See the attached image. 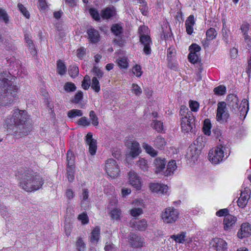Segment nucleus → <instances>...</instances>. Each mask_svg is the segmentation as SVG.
<instances>
[{
  "instance_id": "nucleus-6",
  "label": "nucleus",
  "mask_w": 251,
  "mask_h": 251,
  "mask_svg": "<svg viewBox=\"0 0 251 251\" xmlns=\"http://www.w3.org/2000/svg\"><path fill=\"white\" fill-rule=\"evenodd\" d=\"M179 212L172 207L166 208L162 213L161 217L163 222L167 224H173L178 219Z\"/></svg>"
},
{
  "instance_id": "nucleus-5",
  "label": "nucleus",
  "mask_w": 251,
  "mask_h": 251,
  "mask_svg": "<svg viewBox=\"0 0 251 251\" xmlns=\"http://www.w3.org/2000/svg\"><path fill=\"white\" fill-rule=\"evenodd\" d=\"M140 34V41L144 46L143 51L146 54H150L151 53V40L150 37L148 35L149 28L146 26H140L138 29Z\"/></svg>"
},
{
  "instance_id": "nucleus-43",
  "label": "nucleus",
  "mask_w": 251,
  "mask_h": 251,
  "mask_svg": "<svg viewBox=\"0 0 251 251\" xmlns=\"http://www.w3.org/2000/svg\"><path fill=\"white\" fill-rule=\"evenodd\" d=\"M226 23L225 22L223 24V28L222 30V36H223V40L227 44L229 42V39H228V30L226 28Z\"/></svg>"
},
{
  "instance_id": "nucleus-59",
  "label": "nucleus",
  "mask_w": 251,
  "mask_h": 251,
  "mask_svg": "<svg viewBox=\"0 0 251 251\" xmlns=\"http://www.w3.org/2000/svg\"><path fill=\"white\" fill-rule=\"evenodd\" d=\"M143 213V210L141 208H134L130 210V214L133 217H137Z\"/></svg>"
},
{
  "instance_id": "nucleus-47",
  "label": "nucleus",
  "mask_w": 251,
  "mask_h": 251,
  "mask_svg": "<svg viewBox=\"0 0 251 251\" xmlns=\"http://www.w3.org/2000/svg\"><path fill=\"white\" fill-rule=\"evenodd\" d=\"M64 89L67 92H71L75 91L76 90V87L73 83L67 82L65 84Z\"/></svg>"
},
{
  "instance_id": "nucleus-57",
  "label": "nucleus",
  "mask_w": 251,
  "mask_h": 251,
  "mask_svg": "<svg viewBox=\"0 0 251 251\" xmlns=\"http://www.w3.org/2000/svg\"><path fill=\"white\" fill-rule=\"evenodd\" d=\"M78 68L76 66H73L69 70V74L72 77H75L78 74Z\"/></svg>"
},
{
  "instance_id": "nucleus-62",
  "label": "nucleus",
  "mask_w": 251,
  "mask_h": 251,
  "mask_svg": "<svg viewBox=\"0 0 251 251\" xmlns=\"http://www.w3.org/2000/svg\"><path fill=\"white\" fill-rule=\"evenodd\" d=\"M83 98V93L81 91L78 92L75 96L74 99L72 102L75 103H78Z\"/></svg>"
},
{
  "instance_id": "nucleus-17",
  "label": "nucleus",
  "mask_w": 251,
  "mask_h": 251,
  "mask_svg": "<svg viewBox=\"0 0 251 251\" xmlns=\"http://www.w3.org/2000/svg\"><path fill=\"white\" fill-rule=\"evenodd\" d=\"M251 235V225L249 223H243L241 228L237 233V236L239 238L242 239L249 237Z\"/></svg>"
},
{
  "instance_id": "nucleus-21",
  "label": "nucleus",
  "mask_w": 251,
  "mask_h": 251,
  "mask_svg": "<svg viewBox=\"0 0 251 251\" xmlns=\"http://www.w3.org/2000/svg\"><path fill=\"white\" fill-rule=\"evenodd\" d=\"M150 188L152 192L161 194L166 193L168 190L167 185L157 183H150Z\"/></svg>"
},
{
  "instance_id": "nucleus-51",
  "label": "nucleus",
  "mask_w": 251,
  "mask_h": 251,
  "mask_svg": "<svg viewBox=\"0 0 251 251\" xmlns=\"http://www.w3.org/2000/svg\"><path fill=\"white\" fill-rule=\"evenodd\" d=\"M93 74L97 77L98 78H101L103 76V72L101 70V69L97 66H94L92 70Z\"/></svg>"
},
{
  "instance_id": "nucleus-64",
  "label": "nucleus",
  "mask_w": 251,
  "mask_h": 251,
  "mask_svg": "<svg viewBox=\"0 0 251 251\" xmlns=\"http://www.w3.org/2000/svg\"><path fill=\"white\" fill-rule=\"evenodd\" d=\"M120 211L117 208L114 209L111 212V217L116 220H118L120 216Z\"/></svg>"
},
{
  "instance_id": "nucleus-61",
  "label": "nucleus",
  "mask_w": 251,
  "mask_h": 251,
  "mask_svg": "<svg viewBox=\"0 0 251 251\" xmlns=\"http://www.w3.org/2000/svg\"><path fill=\"white\" fill-rule=\"evenodd\" d=\"M82 200L81 202V206L83 207V204H84V201H86L88 200L89 197V191L87 189H83V192L82 194Z\"/></svg>"
},
{
  "instance_id": "nucleus-35",
  "label": "nucleus",
  "mask_w": 251,
  "mask_h": 251,
  "mask_svg": "<svg viewBox=\"0 0 251 251\" xmlns=\"http://www.w3.org/2000/svg\"><path fill=\"white\" fill-rule=\"evenodd\" d=\"M136 165L142 171L145 172L148 170V166L147 160L144 158L140 159L136 163Z\"/></svg>"
},
{
  "instance_id": "nucleus-2",
  "label": "nucleus",
  "mask_w": 251,
  "mask_h": 251,
  "mask_svg": "<svg viewBox=\"0 0 251 251\" xmlns=\"http://www.w3.org/2000/svg\"><path fill=\"white\" fill-rule=\"evenodd\" d=\"M17 176L20 187L26 192H31L41 188L44 180L36 173L30 170L18 171Z\"/></svg>"
},
{
  "instance_id": "nucleus-23",
  "label": "nucleus",
  "mask_w": 251,
  "mask_h": 251,
  "mask_svg": "<svg viewBox=\"0 0 251 251\" xmlns=\"http://www.w3.org/2000/svg\"><path fill=\"white\" fill-rule=\"evenodd\" d=\"M130 225L132 227L140 231L145 230L147 227V222L145 219H142L137 221H131Z\"/></svg>"
},
{
  "instance_id": "nucleus-26",
  "label": "nucleus",
  "mask_w": 251,
  "mask_h": 251,
  "mask_svg": "<svg viewBox=\"0 0 251 251\" xmlns=\"http://www.w3.org/2000/svg\"><path fill=\"white\" fill-rule=\"evenodd\" d=\"M140 148L139 144L136 142H133L131 144L130 151L129 154L132 157H135L137 156L140 152Z\"/></svg>"
},
{
  "instance_id": "nucleus-36",
  "label": "nucleus",
  "mask_w": 251,
  "mask_h": 251,
  "mask_svg": "<svg viewBox=\"0 0 251 251\" xmlns=\"http://www.w3.org/2000/svg\"><path fill=\"white\" fill-rule=\"evenodd\" d=\"M151 126L158 132H161L163 129V123L160 121L153 120Z\"/></svg>"
},
{
  "instance_id": "nucleus-44",
  "label": "nucleus",
  "mask_w": 251,
  "mask_h": 251,
  "mask_svg": "<svg viewBox=\"0 0 251 251\" xmlns=\"http://www.w3.org/2000/svg\"><path fill=\"white\" fill-rule=\"evenodd\" d=\"M143 147L144 149L146 150V152L150 154L152 156H155L157 154L156 151L150 145L145 144L143 145Z\"/></svg>"
},
{
  "instance_id": "nucleus-16",
  "label": "nucleus",
  "mask_w": 251,
  "mask_h": 251,
  "mask_svg": "<svg viewBox=\"0 0 251 251\" xmlns=\"http://www.w3.org/2000/svg\"><path fill=\"white\" fill-rule=\"evenodd\" d=\"M212 245L217 251H225L227 249V243L222 239L215 238L212 239L210 242Z\"/></svg>"
},
{
  "instance_id": "nucleus-40",
  "label": "nucleus",
  "mask_w": 251,
  "mask_h": 251,
  "mask_svg": "<svg viewBox=\"0 0 251 251\" xmlns=\"http://www.w3.org/2000/svg\"><path fill=\"white\" fill-rule=\"evenodd\" d=\"M75 167H67V175L69 182H72L74 179Z\"/></svg>"
},
{
  "instance_id": "nucleus-46",
  "label": "nucleus",
  "mask_w": 251,
  "mask_h": 251,
  "mask_svg": "<svg viewBox=\"0 0 251 251\" xmlns=\"http://www.w3.org/2000/svg\"><path fill=\"white\" fill-rule=\"evenodd\" d=\"M18 8L22 14L27 19L30 17V14L26 8L21 3L18 4Z\"/></svg>"
},
{
  "instance_id": "nucleus-39",
  "label": "nucleus",
  "mask_w": 251,
  "mask_h": 251,
  "mask_svg": "<svg viewBox=\"0 0 251 251\" xmlns=\"http://www.w3.org/2000/svg\"><path fill=\"white\" fill-rule=\"evenodd\" d=\"M179 113L181 116H183V117L186 116L190 117V116L193 115L192 112L189 111L188 108L184 105L181 106Z\"/></svg>"
},
{
  "instance_id": "nucleus-49",
  "label": "nucleus",
  "mask_w": 251,
  "mask_h": 251,
  "mask_svg": "<svg viewBox=\"0 0 251 251\" xmlns=\"http://www.w3.org/2000/svg\"><path fill=\"white\" fill-rule=\"evenodd\" d=\"M189 107L192 111L197 112L199 109V103L197 101L190 100L189 101Z\"/></svg>"
},
{
  "instance_id": "nucleus-54",
  "label": "nucleus",
  "mask_w": 251,
  "mask_h": 251,
  "mask_svg": "<svg viewBox=\"0 0 251 251\" xmlns=\"http://www.w3.org/2000/svg\"><path fill=\"white\" fill-rule=\"evenodd\" d=\"M57 71L59 75H64L67 71L65 64H57Z\"/></svg>"
},
{
  "instance_id": "nucleus-63",
  "label": "nucleus",
  "mask_w": 251,
  "mask_h": 251,
  "mask_svg": "<svg viewBox=\"0 0 251 251\" xmlns=\"http://www.w3.org/2000/svg\"><path fill=\"white\" fill-rule=\"evenodd\" d=\"M90 13L91 16L94 18L96 21H99L100 20V14L97 10L94 8H91L90 9Z\"/></svg>"
},
{
  "instance_id": "nucleus-27",
  "label": "nucleus",
  "mask_w": 251,
  "mask_h": 251,
  "mask_svg": "<svg viewBox=\"0 0 251 251\" xmlns=\"http://www.w3.org/2000/svg\"><path fill=\"white\" fill-rule=\"evenodd\" d=\"M248 109V102L244 100V101H242L240 106L238 107V110L239 111L241 118L243 117V119L245 118Z\"/></svg>"
},
{
  "instance_id": "nucleus-32",
  "label": "nucleus",
  "mask_w": 251,
  "mask_h": 251,
  "mask_svg": "<svg viewBox=\"0 0 251 251\" xmlns=\"http://www.w3.org/2000/svg\"><path fill=\"white\" fill-rule=\"evenodd\" d=\"M91 87L97 93L100 91V84L97 77L94 76L92 78Z\"/></svg>"
},
{
  "instance_id": "nucleus-18",
  "label": "nucleus",
  "mask_w": 251,
  "mask_h": 251,
  "mask_svg": "<svg viewBox=\"0 0 251 251\" xmlns=\"http://www.w3.org/2000/svg\"><path fill=\"white\" fill-rule=\"evenodd\" d=\"M88 39L89 41L93 44H96L100 41V36L99 31L96 29L91 27L87 29Z\"/></svg>"
},
{
  "instance_id": "nucleus-31",
  "label": "nucleus",
  "mask_w": 251,
  "mask_h": 251,
  "mask_svg": "<svg viewBox=\"0 0 251 251\" xmlns=\"http://www.w3.org/2000/svg\"><path fill=\"white\" fill-rule=\"evenodd\" d=\"M211 124L209 119H205L203 122V126L202 127L203 131L206 135H209L211 131Z\"/></svg>"
},
{
  "instance_id": "nucleus-34",
  "label": "nucleus",
  "mask_w": 251,
  "mask_h": 251,
  "mask_svg": "<svg viewBox=\"0 0 251 251\" xmlns=\"http://www.w3.org/2000/svg\"><path fill=\"white\" fill-rule=\"evenodd\" d=\"M112 32L116 36H120L123 32V28L120 24L113 25L111 28Z\"/></svg>"
},
{
  "instance_id": "nucleus-19",
  "label": "nucleus",
  "mask_w": 251,
  "mask_h": 251,
  "mask_svg": "<svg viewBox=\"0 0 251 251\" xmlns=\"http://www.w3.org/2000/svg\"><path fill=\"white\" fill-rule=\"evenodd\" d=\"M237 221V218L232 215L228 214L225 216L224 220V228L226 230H231Z\"/></svg>"
},
{
  "instance_id": "nucleus-29",
  "label": "nucleus",
  "mask_w": 251,
  "mask_h": 251,
  "mask_svg": "<svg viewBox=\"0 0 251 251\" xmlns=\"http://www.w3.org/2000/svg\"><path fill=\"white\" fill-rule=\"evenodd\" d=\"M165 145V140L164 138L161 136H157L154 140V145L158 149H163Z\"/></svg>"
},
{
  "instance_id": "nucleus-48",
  "label": "nucleus",
  "mask_w": 251,
  "mask_h": 251,
  "mask_svg": "<svg viewBox=\"0 0 251 251\" xmlns=\"http://www.w3.org/2000/svg\"><path fill=\"white\" fill-rule=\"evenodd\" d=\"M76 246L78 251H84L85 245L80 237L77 239L76 242Z\"/></svg>"
},
{
  "instance_id": "nucleus-24",
  "label": "nucleus",
  "mask_w": 251,
  "mask_h": 251,
  "mask_svg": "<svg viewBox=\"0 0 251 251\" xmlns=\"http://www.w3.org/2000/svg\"><path fill=\"white\" fill-rule=\"evenodd\" d=\"M115 14V8L113 6L106 7L101 10L100 15L103 19H109Z\"/></svg>"
},
{
  "instance_id": "nucleus-45",
  "label": "nucleus",
  "mask_w": 251,
  "mask_h": 251,
  "mask_svg": "<svg viewBox=\"0 0 251 251\" xmlns=\"http://www.w3.org/2000/svg\"><path fill=\"white\" fill-rule=\"evenodd\" d=\"M89 117L92 122V124L94 126H96L99 125L98 118L96 116L95 112L93 110L90 111L89 113Z\"/></svg>"
},
{
  "instance_id": "nucleus-37",
  "label": "nucleus",
  "mask_w": 251,
  "mask_h": 251,
  "mask_svg": "<svg viewBox=\"0 0 251 251\" xmlns=\"http://www.w3.org/2000/svg\"><path fill=\"white\" fill-rule=\"evenodd\" d=\"M0 213L5 219L9 217L11 214V212L8 211L7 208L3 204H0Z\"/></svg>"
},
{
  "instance_id": "nucleus-10",
  "label": "nucleus",
  "mask_w": 251,
  "mask_h": 251,
  "mask_svg": "<svg viewBox=\"0 0 251 251\" xmlns=\"http://www.w3.org/2000/svg\"><path fill=\"white\" fill-rule=\"evenodd\" d=\"M229 117L226 110V103L225 101L219 102L217 104L216 119L220 123L226 122Z\"/></svg>"
},
{
  "instance_id": "nucleus-60",
  "label": "nucleus",
  "mask_w": 251,
  "mask_h": 251,
  "mask_svg": "<svg viewBox=\"0 0 251 251\" xmlns=\"http://www.w3.org/2000/svg\"><path fill=\"white\" fill-rule=\"evenodd\" d=\"M77 124L79 126H89L90 124V122H89L85 117H82L77 122Z\"/></svg>"
},
{
  "instance_id": "nucleus-53",
  "label": "nucleus",
  "mask_w": 251,
  "mask_h": 251,
  "mask_svg": "<svg viewBox=\"0 0 251 251\" xmlns=\"http://www.w3.org/2000/svg\"><path fill=\"white\" fill-rule=\"evenodd\" d=\"M90 86V78L89 76H85L82 82V87L85 90H87Z\"/></svg>"
},
{
  "instance_id": "nucleus-15",
  "label": "nucleus",
  "mask_w": 251,
  "mask_h": 251,
  "mask_svg": "<svg viewBox=\"0 0 251 251\" xmlns=\"http://www.w3.org/2000/svg\"><path fill=\"white\" fill-rule=\"evenodd\" d=\"M128 240L130 245L133 248H140L144 246V239L134 233H130Z\"/></svg>"
},
{
  "instance_id": "nucleus-8",
  "label": "nucleus",
  "mask_w": 251,
  "mask_h": 251,
  "mask_svg": "<svg viewBox=\"0 0 251 251\" xmlns=\"http://www.w3.org/2000/svg\"><path fill=\"white\" fill-rule=\"evenodd\" d=\"M105 171L107 175L112 178H115L119 176L120 169L117 162L114 159L110 158L105 163Z\"/></svg>"
},
{
  "instance_id": "nucleus-9",
  "label": "nucleus",
  "mask_w": 251,
  "mask_h": 251,
  "mask_svg": "<svg viewBox=\"0 0 251 251\" xmlns=\"http://www.w3.org/2000/svg\"><path fill=\"white\" fill-rule=\"evenodd\" d=\"M195 119L193 115L189 117H182L181 121L182 131L187 133L195 131L196 126L195 124Z\"/></svg>"
},
{
  "instance_id": "nucleus-22",
  "label": "nucleus",
  "mask_w": 251,
  "mask_h": 251,
  "mask_svg": "<svg viewBox=\"0 0 251 251\" xmlns=\"http://www.w3.org/2000/svg\"><path fill=\"white\" fill-rule=\"evenodd\" d=\"M195 20L194 15H190L186 19L185 23L186 31L188 34L191 35L193 33Z\"/></svg>"
},
{
  "instance_id": "nucleus-4",
  "label": "nucleus",
  "mask_w": 251,
  "mask_h": 251,
  "mask_svg": "<svg viewBox=\"0 0 251 251\" xmlns=\"http://www.w3.org/2000/svg\"><path fill=\"white\" fill-rule=\"evenodd\" d=\"M202 137H198L194 142L193 145H190L187 149L186 158L194 162L197 160L201 152V148L202 147L201 142H203Z\"/></svg>"
},
{
  "instance_id": "nucleus-52",
  "label": "nucleus",
  "mask_w": 251,
  "mask_h": 251,
  "mask_svg": "<svg viewBox=\"0 0 251 251\" xmlns=\"http://www.w3.org/2000/svg\"><path fill=\"white\" fill-rule=\"evenodd\" d=\"M132 72L137 77H140L143 73L141 66L137 64L133 67Z\"/></svg>"
},
{
  "instance_id": "nucleus-42",
  "label": "nucleus",
  "mask_w": 251,
  "mask_h": 251,
  "mask_svg": "<svg viewBox=\"0 0 251 251\" xmlns=\"http://www.w3.org/2000/svg\"><path fill=\"white\" fill-rule=\"evenodd\" d=\"M215 94L217 95L222 96L225 94L226 92V88L224 85H219L215 87L213 90Z\"/></svg>"
},
{
  "instance_id": "nucleus-25",
  "label": "nucleus",
  "mask_w": 251,
  "mask_h": 251,
  "mask_svg": "<svg viewBox=\"0 0 251 251\" xmlns=\"http://www.w3.org/2000/svg\"><path fill=\"white\" fill-rule=\"evenodd\" d=\"M100 236V228L99 226H96L91 233L90 241L92 243H97Z\"/></svg>"
},
{
  "instance_id": "nucleus-13",
  "label": "nucleus",
  "mask_w": 251,
  "mask_h": 251,
  "mask_svg": "<svg viewBox=\"0 0 251 251\" xmlns=\"http://www.w3.org/2000/svg\"><path fill=\"white\" fill-rule=\"evenodd\" d=\"M128 179L130 184L136 190H140L141 187V181L140 176L134 171L128 173Z\"/></svg>"
},
{
  "instance_id": "nucleus-58",
  "label": "nucleus",
  "mask_w": 251,
  "mask_h": 251,
  "mask_svg": "<svg viewBox=\"0 0 251 251\" xmlns=\"http://www.w3.org/2000/svg\"><path fill=\"white\" fill-rule=\"evenodd\" d=\"M132 91L136 96H139L142 93V90L141 88L136 84L133 83L132 85Z\"/></svg>"
},
{
  "instance_id": "nucleus-1",
  "label": "nucleus",
  "mask_w": 251,
  "mask_h": 251,
  "mask_svg": "<svg viewBox=\"0 0 251 251\" xmlns=\"http://www.w3.org/2000/svg\"><path fill=\"white\" fill-rule=\"evenodd\" d=\"M33 128L29 116L25 110L15 109L13 111L10 123H7V131L16 138L28 135Z\"/></svg>"
},
{
  "instance_id": "nucleus-30",
  "label": "nucleus",
  "mask_w": 251,
  "mask_h": 251,
  "mask_svg": "<svg viewBox=\"0 0 251 251\" xmlns=\"http://www.w3.org/2000/svg\"><path fill=\"white\" fill-rule=\"evenodd\" d=\"M186 237V233L184 232H181L180 234L177 235H172L171 236V238L175 240L176 242L179 243H183L185 241V238Z\"/></svg>"
},
{
  "instance_id": "nucleus-55",
  "label": "nucleus",
  "mask_w": 251,
  "mask_h": 251,
  "mask_svg": "<svg viewBox=\"0 0 251 251\" xmlns=\"http://www.w3.org/2000/svg\"><path fill=\"white\" fill-rule=\"evenodd\" d=\"M250 26V25L247 23H244L241 25L240 29L243 33L244 37L246 35H248V32L249 30Z\"/></svg>"
},
{
  "instance_id": "nucleus-7",
  "label": "nucleus",
  "mask_w": 251,
  "mask_h": 251,
  "mask_svg": "<svg viewBox=\"0 0 251 251\" xmlns=\"http://www.w3.org/2000/svg\"><path fill=\"white\" fill-rule=\"evenodd\" d=\"M224 149L225 148L223 146H220L211 150L208 154L209 161L214 164L222 161L225 156Z\"/></svg>"
},
{
  "instance_id": "nucleus-50",
  "label": "nucleus",
  "mask_w": 251,
  "mask_h": 251,
  "mask_svg": "<svg viewBox=\"0 0 251 251\" xmlns=\"http://www.w3.org/2000/svg\"><path fill=\"white\" fill-rule=\"evenodd\" d=\"M176 50L174 48H170L167 50V59L169 62H171L175 57Z\"/></svg>"
},
{
  "instance_id": "nucleus-33",
  "label": "nucleus",
  "mask_w": 251,
  "mask_h": 251,
  "mask_svg": "<svg viewBox=\"0 0 251 251\" xmlns=\"http://www.w3.org/2000/svg\"><path fill=\"white\" fill-rule=\"evenodd\" d=\"M67 167H75V156L72 151H69L67 153Z\"/></svg>"
},
{
  "instance_id": "nucleus-12",
  "label": "nucleus",
  "mask_w": 251,
  "mask_h": 251,
  "mask_svg": "<svg viewBox=\"0 0 251 251\" xmlns=\"http://www.w3.org/2000/svg\"><path fill=\"white\" fill-rule=\"evenodd\" d=\"M226 102L228 107L233 113H236L238 111L239 99L234 94L228 95L226 97Z\"/></svg>"
},
{
  "instance_id": "nucleus-20",
  "label": "nucleus",
  "mask_w": 251,
  "mask_h": 251,
  "mask_svg": "<svg viewBox=\"0 0 251 251\" xmlns=\"http://www.w3.org/2000/svg\"><path fill=\"white\" fill-rule=\"evenodd\" d=\"M250 190L245 188V190L241 192V196L237 201L238 205L239 207L243 208L245 207L248 203V201L250 198Z\"/></svg>"
},
{
  "instance_id": "nucleus-14",
  "label": "nucleus",
  "mask_w": 251,
  "mask_h": 251,
  "mask_svg": "<svg viewBox=\"0 0 251 251\" xmlns=\"http://www.w3.org/2000/svg\"><path fill=\"white\" fill-rule=\"evenodd\" d=\"M85 142L89 146V151L92 155L95 154L97 149V140L93 138L92 133L89 132L85 137Z\"/></svg>"
},
{
  "instance_id": "nucleus-38",
  "label": "nucleus",
  "mask_w": 251,
  "mask_h": 251,
  "mask_svg": "<svg viewBox=\"0 0 251 251\" xmlns=\"http://www.w3.org/2000/svg\"><path fill=\"white\" fill-rule=\"evenodd\" d=\"M217 35V33L216 30L214 28H210L208 29L206 32V38L209 40H213L214 39Z\"/></svg>"
},
{
  "instance_id": "nucleus-3",
  "label": "nucleus",
  "mask_w": 251,
  "mask_h": 251,
  "mask_svg": "<svg viewBox=\"0 0 251 251\" xmlns=\"http://www.w3.org/2000/svg\"><path fill=\"white\" fill-rule=\"evenodd\" d=\"M166 163V161L165 159H161L160 158H156L154 161L155 172L156 174L161 173L162 175L165 176H171L173 174L174 171H175L177 168L176 161L171 160L169 161L167 166L166 170L164 171Z\"/></svg>"
},
{
  "instance_id": "nucleus-41",
  "label": "nucleus",
  "mask_w": 251,
  "mask_h": 251,
  "mask_svg": "<svg viewBox=\"0 0 251 251\" xmlns=\"http://www.w3.org/2000/svg\"><path fill=\"white\" fill-rule=\"evenodd\" d=\"M67 115L69 118H73L76 116H81L82 115V112L80 110L72 109L68 112Z\"/></svg>"
},
{
  "instance_id": "nucleus-28",
  "label": "nucleus",
  "mask_w": 251,
  "mask_h": 251,
  "mask_svg": "<svg viewBox=\"0 0 251 251\" xmlns=\"http://www.w3.org/2000/svg\"><path fill=\"white\" fill-rule=\"evenodd\" d=\"M25 39L26 43H27V46L29 48L30 53L32 55H35L37 52L30 35L27 33L25 34Z\"/></svg>"
},
{
  "instance_id": "nucleus-56",
  "label": "nucleus",
  "mask_w": 251,
  "mask_h": 251,
  "mask_svg": "<svg viewBox=\"0 0 251 251\" xmlns=\"http://www.w3.org/2000/svg\"><path fill=\"white\" fill-rule=\"evenodd\" d=\"M78 219L80 221L82 224H86L89 222L88 217L86 213L83 212L78 215Z\"/></svg>"
},
{
  "instance_id": "nucleus-11",
  "label": "nucleus",
  "mask_w": 251,
  "mask_h": 251,
  "mask_svg": "<svg viewBox=\"0 0 251 251\" xmlns=\"http://www.w3.org/2000/svg\"><path fill=\"white\" fill-rule=\"evenodd\" d=\"M201 49L200 46L196 44H193L190 46V53L188 57L191 63H200L201 62L198 54Z\"/></svg>"
}]
</instances>
